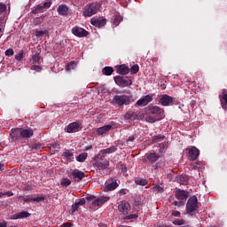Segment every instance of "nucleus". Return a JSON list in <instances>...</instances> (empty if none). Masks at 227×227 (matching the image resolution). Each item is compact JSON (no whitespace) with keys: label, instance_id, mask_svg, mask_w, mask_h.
<instances>
[{"label":"nucleus","instance_id":"nucleus-33","mask_svg":"<svg viewBox=\"0 0 227 227\" xmlns=\"http://www.w3.org/2000/svg\"><path fill=\"white\" fill-rule=\"evenodd\" d=\"M76 67H77V62L71 61L70 63L67 64L66 70L69 72L70 70H75Z\"/></svg>","mask_w":227,"mask_h":227},{"label":"nucleus","instance_id":"nucleus-52","mask_svg":"<svg viewBox=\"0 0 227 227\" xmlns=\"http://www.w3.org/2000/svg\"><path fill=\"white\" fill-rule=\"evenodd\" d=\"M45 200V197L43 196H37L35 198H33V201H36L37 203H40V201H43Z\"/></svg>","mask_w":227,"mask_h":227},{"label":"nucleus","instance_id":"nucleus-16","mask_svg":"<svg viewBox=\"0 0 227 227\" xmlns=\"http://www.w3.org/2000/svg\"><path fill=\"white\" fill-rule=\"evenodd\" d=\"M114 79L119 86H130L132 84V80H126L123 76H115Z\"/></svg>","mask_w":227,"mask_h":227},{"label":"nucleus","instance_id":"nucleus-64","mask_svg":"<svg viewBox=\"0 0 227 227\" xmlns=\"http://www.w3.org/2000/svg\"><path fill=\"white\" fill-rule=\"evenodd\" d=\"M70 226H72V223H63L62 225H60L59 227H70Z\"/></svg>","mask_w":227,"mask_h":227},{"label":"nucleus","instance_id":"nucleus-24","mask_svg":"<svg viewBox=\"0 0 227 227\" xmlns=\"http://www.w3.org/2000/svg\"><path fill=\"white\" fill-rule=\"evenodd\" d=\"M146 159L149 162H157L160 159V155L155 153H150L146 155Z\"/></svg>","mask_w":227,"mask_h":227},{"label":"nucleus","instance_id":"nucleus-30","mask_svg":"<svg viewBox=\"0 0 227 227\" xmlns=\"http://www.w3.org/2000/svg\"><path fill=\"white\" fill-rule=\"evenodd\" d=\"M88 159V153H82L76 157L77 162H84Z\"/></svg>","mask_w":227,"mask_h":227},{"label":"nucleus","instance_id":"nucleus-47","mask_svg":"<svg viewBox=\"0 0 227 227\" xmlns=\"http://www.w3.org/2000/svg\"><path fill=\"white\" fill-rule=\"evenodd\" d=\"M43 22V18H35L34 20V26H38Z\"/></svg>","mask_w":227,"mask_h":227},{"label":"nucleus","instance_id":"nucleus-43","mask_svg":"<svg viewBox=\"0 0 227 227\" xmlns=\"http://www.w3.org/2000/svg\"><path fill=\"white\" fill-rule=\"evenodd\" d=\"M6 4L0 3V15H3V13L6 12Z\"/></svg>","mask_w":227,"mask_h":227},{"label":"nucleus","instance_id":"nucleus-44","mask_svg":"<svg viewBox=\"0 0 227 227\" xmlns=\"http://www.w3.org/2000/svg\"><path fill=\"white\" fill-rule=\"evenodd\" d=\"M146 120L149 121V123H155V121H157L158 119H156V117H154L153 115L152 116L148 114Z\"/></svg>","mask_w":227,"mask_h":227},{"label":"nucleus","instance_id":"nucleus-38","mask_svg":"<svg viewBox=\"0 0 227 227\" xmlns=\"http://www.w3.org/2000/svg\"><path fill=\"white\" fill-rule=\"evenodd\" d=\"M47 30H36L35 31V36L36 38H42L44 35H47Z\"/></svg>","mask_w":227,"mask_h":227},{"label":"nucleus","instance_id":"nucleus-55","mask_svg":"<svg viewBox=\"0 0 227 227\" xmlns=\"http://www.w3.org/2000/svg\"><path fill=\"white\" fill-rule=\"evenodd\" d=\"M31 70H35V72H40V70H42V67L34 65L31 67Z\"/></svg>","mask_w":227,"mask_h":227},{"label":"nucleus","instance_id":"nucleus-22","mask_svg":"<svg viewBox=\"0 0 227 227\" xmlns=\"http://www.w3.org/2000/svg\"><path fill=\"white\" fill-rule=\"evenodd\" d=\"M118 150V147H116V145H112L106 149H102L100 151V153L102 154L101 157H106V155L110 154V153H114V152H116Z\"/></svg>","mask_w":227,"mask_h":227},{"label":"nucleus","instance_id":"nucleus-32","mask_svg":"<svg viewBox=\"0 0 227 227\" xmlns=\"http://www.w3.org/2000/svg\"><path fill=\"white\" fill-rule=\"evenodd\" d=\"M135 184H137V185H147L148 184V181L146 179H143V178H136L135 179Z\"/></svg>","mask_w":227,"mask_h":227},{"label":"nucleus","instance_id":"nucleus-11","mask_svg":"<svg viewBox=\"0 0 227 227\" xmlns=\"http://www.w3.org/2000/svg\"><path fill=\"white\" fill-rule=\"evenodd\" d=\"M175 196L178 200V201H182L185 204V201H187V198H189V192L178 189L176 191Z\"/></svg>","mask_w":227,"mask_h":227},{"label":"nucleus","instance_id":"nucleus-6","mask_svg":"<svg viewBox=\"0 0 227 227\" xmlns=\"http://www.w3.org/2000/svg\"><path fill=\"white\" fill-rule=\"evenodd\" d=\"M174 100L175 98L168 94H163L160 97L159 104H160V106H163V107H168L169 106H173Z\"/></svg>","mask_w":227,"mask_h":227},{"label":"nucleus","instance_id":"nucleus-53","mask_svg":"<svg viewBox=\"0 0 227 227\" xmlns=\"http://www.w3.org/2000/svg\"><path fill=\"white\" fill-rule=\"evenodd\" d=\"M120 169L121 173H127V165L122 164L121 162L120 163Z\"/></svg>","mask_w":227,"mask_h":227},{"label":"nucleus","instance_id":"nucleus-25","mask_svg":"<svg viewBox=\"0 0 227 227\" xmlns=\"http://www.w3.org/2000/svg\"><path fill=\"white\" fill-rule=\"evenodd\" d=\"M111 129H113V126H111L110 124L105 125L98 129V134H99V136H103V134L109 132Z\"/></svg>","mask_w":227,"mask_h":227},{"label":"nucleus","instance_id":"nucleus-48","mask_svg":"<svg viewBox=\"0 0 227 227\" xmlns=\"http://www.w3.org/2000/svg\"><path fill=\"white\" fill-rule=\"evenodd\" d=\"M13 54H15V52L13 51V49H12V48L7 49L5 51V56H7L8 58H10L11 56H13Z\"/></svg>","mask_w":227,"mask_h":227},{"label":"nucleus","instance_id":"nucleus-13","mask_svg":"<svg viewBox=\"0 0 227 227\" xmlns=\"http://www.w3.org/2000/svg\"><path fill=\"white\" fill-rule=\"evenodd\" d=\"M188 151V157L190 160H196L200 157V149L196 146H191L186 149Z\"/></svg>","mask_w":227,"mask_h":227},{"label":"nucleus","instance_id":"nucleus-54","mask_svg":"<svg viewBox=\"0 0 227 227\" xmlns=\"http://www.w3.org/2000/svg\"><path fill=\"white\" fill-rule=\"evenodd\" d=\"M173 205H175L176 207H184V205L185 204L182 202V200H176L173 202Z\"/></svg>","mask_w":227,"mask_h":227},{"label":"nucleus","instance_id":"nucleus-35","mask_svg":"<svg viewBox=\"0 0 227 227\" xmlns=\"http://www.w3.org/2000/svg\"><path fill=\"white\" fill-rule=\"evenodd\" d=\"M166 150H168V143L163 142V143L160 144L159 153H166Z\"/></svg>","mask_w":227,"mask_h":227},{"label":"nucleus","instance_id":"nucleus-58","mask_svg":"<svg viewBox=\"0 0 227 227\" xmlns=\"http://www.w3.org/2000/svg\"><path fill=\"white\" fill-rule=\"evenodd\" d=\"M51 148H54V149H56V148L59 149V144L56 143V142L51 143Z\"/></svg>","mask_w":227,"mask_h":227},{"label":"nucleus","instance_id":"nucleus-62","mask_svg":"<svg viewBox=\"0 0 227 227\" xmlns=\"http://www.w3.org/2000/svg\"><path fill=\"white\" fill-rule=\"evenodd\" d=\"M172 215H174V217H180V212L179 211H173Z\"/></svg>","mask_w":227,"mask_h":227},{"label":"nucleus","instance_id":"nucleus-4","mask_svg":"<svg viewBox=\"0 0 227 227\" xmlns=\"http://www.w3.org/2000/svg\"><path fill=\"white\" fill-rule=\"evenodd\" d=\"M198 208H200L198 206V197L192 196L186 204L187 214H189V215H194V214L198 212Z\"/></svg>","mask_w":227,"mask_h":227},{"label":"nucleus","instance_id":"nucleus-42","mask_svg":"<svg viewBox=\"0 0 227 227\" xmlns=\"http://www.w3.org/2000/svg\"><path fill=\"white\" fill-rule=\"evenodd\" d=\"M173 224H175V226H183V224H185V220L184 219H180V220H174Z\"/></svg>","mask_w":227,"mask_h":227},{"label":"nucleus","instance_id":"nucleus-56","mask_svg":"<svg viewBox=\"0 0 227 227\" xmlns=\"http://www.w3.org/2000/svg\"><path fill=\"white\" fill-rule=\"evenodd\" d=\"M79 207L82 205H86V199H80L79 201L76 202Z\"/></svg>","mask_w":227,"mask_h":227},{"label":"nucleus","instance_id":"nucleus-5","mask_svg":"<svg viewBox=\"0 0 227 227\" xmlns=\"http://www.w3.org/2000/svg\"><path fill=\"white\" fill-rule=\"evenodd\" d=\"M114 102L117 106H129L130 105V97L127 95H115L114 97Z\"/></svg>","mask_w":227,"mask_h":227},{"label":"nucleus","instance_id":"nucleus-27","mask_svg":"<svg viewBox=\"0 0 227 227\" xmlns=\"http://www.w3.org/2000/svg\"><path fill=\"white\" fill-rule=\"evenodd\" d=\"M125 120H130V121H134V120H137V114L135 112H128L124 114Z\"/></svg>","mask_w":227,"mask_h":227},{"label":"nucleus","instance_id":"nucleus-63","mask_svg":"<svg viewBox=\"0 0 227 227\" xmlns=\"http://www.w3.org/2000/svg\"><path fill=\"white\" fill-rule=\"evenodd\" d=\"M40 59H40V58H34V59H32V63H40Z\"/></svg>","mask_w":227,"mask_h":227},{"label":"nucleus","instance_id":"nucleus-12","mask_svg":"<svg viewBox=\"0 0 227 227\" xmlns=\"http://www.w3.org/2000/svg\"><path fill=\"white\" fill-rule=\"evenodd\" d=\"M118 210L123 214V215H128L129 212L131 210L130 204L127 200H122L118 206Z\"/></svg>","mask_w":227,"mask_h":227},{"label":"nucleus","instance_id":"nucleus-29","mask_svg":"<svg viewBox=\"0 0 227 227\" xmlns=\"http://www.w3.org/2000/svg\"><path fill=\"white\" fill-rule=\"evenodd\" d=\"M164 139H166V136L160 134L152 137L153 143H160Z\"/></svg>","mask_w":227,"mask_h":227},{"label":"nucleus","instance_id":"nucleus-26","mask_svg":"<svg viewBox=\"0 0 227 227\" xmlns=\"http://www.w3.org/2000/svg\"><path fill=\"white\" fill-rule=\"evenodd\" d=\"M123 20V18L120 14H115L112 17L111 22L114 24V26H120V22Z\"/></svg>","mask_w":227,"mask_h":227},{"label":"nucleus","instance_id":"nucleus-41","mask_svg":"<svg viewBox=\"0 0 227 227\" xmlns=\"http://www.w3.org/2000/svg\"><path fill=\"white\" fill-rule=\"evenodd\" d=\"M70 184H72V181L68 178H63L61 181V185H63L64 187H68Z\"/></svg>","mask_w":227,"mask_h":227},{"label":"nucleus","instance_id":"nucleus-19","mask_svg":"<svg viewBox=\"0 0 227 227\" xmlns=\"http://www.w3.org/2000/svg\"><path fill=\"white\" fill-rule=\"evenodd\" d=\"M27 217H31V213L27 211H22L18 214L12 215L11 219H26Z\"/></svg>","mask_w":227,"mask_h":227},{"label":"nucleus","instance_id":"nucleus-39","mask_svg":"<svg viewBox=\"0 0 227 227\" xmlns=\"http://www.w3.org/2000/svg\"><path fill=\"white\" fill-rule=\"evenodd\" d=\"M137 72H139V65L135 64L130 68V74H137Z\"/></svg>","mask_w":227,"mask_h":227},{"label":"nucleus","instance_id":"nucleus-18","mask_svg":"<svg viewBox=\"0 0 227 227\" xmlns=\"http://www.w3.org/2000/svg\"><path fill=\"white\" fill-rule=\"evenodd\" d=\"M110 198L109 196H101L92 202L93 207H101V205H104V203H106V201H109Z\"/></svg>","mask_w":227,"mask_h":227},{"label":"nucleus","instance_id":"nucleus-20","mask_svg":"<svg viewBox=\"0 0 227 227\" xmlns=\"http://www.w3.org/2000/svg\"><path fill=\"white\" fill-rule=\"evenodd\" d=\"M20 132H21L20 128L12 129L10 136H11L12 141H19V139L22 138Z\"/></svg>","mask_w":227,"mask_h":227},{"label":"nucleus","instance_id":"nucleus-3","mask_svg":"<svg viewBox=\"0 0 227 227\" xmlns=\"http://www.w3.org/2000/svg\"><path fill=\"white\" fill-rule=\"evenodd\" d=\"M147 114L154 116L158 121L163 120L166 116L164 115V108L153 105L147 107Z\"/></svg>","mask_w":227,"mask_h":227},{"label":"nucleus","instance_id":"nucleus-21","mask_svg":"<svg viewBox=\"0 0 227 227\" xmlns=\"http://www.w3.org/2000/svg\"><path fill=\"white\" fill-rule=\"evenodd\" d=\"M117 68V74H120L121 75H127L130 72V68L127 67L126 65H120L116 66Z\"/></svg>","mask_w":227,"mask_h":227},{"label":"nucleus","instance_id":"nucleus-34","mask_svg":"<svg viewBox=\"0 0 227 227\" xmlns=\"http://www.w3.org/2000/svg\"><path fill=\"white\" fill-rule=\"evenodd\" d=\"M139 215L137 214L126 215L122 219L123 221H133V219H137Z\"/></svg>","mask_w":227,"mask_h":227},{"label":"nucleus","instance_id":"nucleus-59","mask_svg":"<svg viewBox=\"0 0 227 227\" xmlns=\"http://www.w3.org/2000/svg\"><path fill=\"white\" fill-rule=\"evenodd\" d=\"M95 198H97V197H95V196H93V195H90V196H87V197L85 198V200H86L87 201H93V200H95Z\"/></svg>","mask_w":227,"mask_h":227},{"label":"nucleus","instance_id":"nucleus-17","mask_svg":"<svg viewBox=\"0 0 227 227\" xmlns=\"http://www.w3.org/2000/svg\"><path fill=\"white\" fill-rule=\"evenodd\" d=\"M57 12L59 15H61L62 17H68L70 13V9H68V6H67V4H60L59 5Z\"/></svg>","mask_w":227,"mask_h":227},{"label":"nucleus","instance_id":"nucleus-45","mask_svg":"<svg viewBox=\"0 0 227 227\" xmlns=\"http://www.w3.org/2000/svg\"><path fill=\"white\" fill-rule=\"evenodd\" d=\"M78 209H79V204L77 202H75L74 204H73L71 206V212H72V214L77 212Z\"/></svg>","mask_w":227,"mask_h":227},{"label":"nucleus","instance_id":"nucleus-2","mask_svg":"<svg viewBox=\"0 0 227 227\" xmlns=\"http://www.w3.org/2000/svg\"><path fill=\"white\" fill-rule=\"evenodd\" d=\"M101 4L98 2L88 4L82 12L83 17H93L100 10Z\"/></svg>","mask_w":227,"mask_h":227},{"label":"nucleus","instance_id":"nucleus-8","mask_svg":"<svg viewBox=\"0 0 227 227\" xmlns=\"http://www.w3.org/2000/svg\"><path fill=\"white\" fill-rule=\"evenodd\" d=\"M69 178H73L74 182H81L84 176H86V174L84 172L79 170V169H74L72 172L68 175Z\"/></svg>","mask_w":227,"mask_h":227},{"label":"nucleus","instance_id":"nucleus-9","mask_svg":"<svg viewBox=\"0 0 227 227\" xmlns=\"http://www.w3.org/2000/svg\"><path fill=\"white\" fill-rule=\"evenodd\" d=\"M90 24L95 27H104L107 24V20L103 17H94L91 18Z\"/></svg>","mask_w":227,"mask_h":227},{"label":"nucleus","instance_id":"nucleus-10","mask_svg":"<svg viewBox=\"0 0 227 227\" xmlns=\"http://www.w3.org/2000/svg\"><path fill=\"white\" fill-rule=\"evenodd\" d=\"M153 97H155V94H148L143 97L142 98L137 101V106H139L140 107H145V106H148L150 102L153 100Z\"/></svg>","mask_w":227,"mask_h":227},{"label":"nucleus","instance_id":"nucleus-1","mask_svg":"<svg viewBox=\"0 0 227 227\" xmlns=\"http://www.w3.org/2000/svg\"><path fill=\"white\" fill-rule=\"evenodd\" d=\"M94 168L100 173V175L106 176L107 175V169H109V161L108 160H104V156H100L99 160H96L94 163Z\"/></svg>","mask_w":227,"mask_h":227},{"label":"nucleus","instance_id":"nucleus-57","mask_svg":"<svg viewBox=\"0 0 227 227\" xmlns=\"http://www.w3.org/2000/svg\"><path fill=\"white\" fill-rule=\"evenodd\" d=\"M14 58H24V51H20L19 53L14 56Z\"/></svg>","mask_w":227,"mask_h":227},{"label":"nucleus","instance_id":"nucleus-7","mask_svg":"<svg viewBox=\"0 0 227 227\" xmlns=\"http://www.w3.org/2000/svg\"><path fill=\"white\" fill-rule=\"evenodd\" d=\"M71 33H73L74 36H78V38H84L90 35V32L79 26L74 27Z\"/></svg>","mask_w":227,"mask_h":227},{"label":"nucleus","instance_id":"nucleus-61","mask_svg":"<svg viewBox=\"0 0 227 227\" xmlns=\"http://www.w3.org/2000/svg\"><path fill=\"white\" fill-rule=\"evenodd\" d=\"M0 227H8V222L6 221L0 222Z\"/></svg>","mask_w":227,"mask_h":227},{"label":"nucleus","instance_id":"nucleus-37","mask_svg":"<svg viewBox=\"0 0 227 227\" xmlns=\"http://www.w3.org/2000/svg\"><path fill=\"white\" fill-rule=\"evenodd\" d=\"M40 12H43V5L38 4L32 10V13L34 14L40 13Z\"/></svg>","mask_w":227,"mask_h":227},{"label":"nucleus","instance_id":"nucleus-28","mask_svg":"<svg viewBox=\"0 0 227 227\" xmlns=\"http://www.w3.org/2000/svg\"><path fill=\"white\" fill-rule=\"evenodd\" d=\"M177 182L181 184V185H187V184H189V177H187V176H179Z\"/></svg>","mask_w":227,"mask_h":227},{"label":"nucleus","instance_id":"nucleus-40","mask_svg":"<svg viewBox=\"0 0 227 227\" xmlns=\"http://www.w3.org/2000/svg\"><path fill=\"white\" fill-rule=\"evenodd\" d=\"M153 191H154V192H164V188L159 184H156L153 187Z\"/></svg>","mask_w":227,"mask_h":227},{"label":"nucleus","instance_id":"nucleus-60","mask_svg":"<svg viewBox=\"0 0 227 227\" xmlns=\"http://www.w3.org/2000/svg\"><path fill=\"white\" fill-rule=\"evenodd\" d=\"M4 196H7L8 198L13 196V192L8 191L6 192H4Z\"/></svg>","mask_w":227,"mask_h":227},{"label":"nucleus","instance_id":"nucleus-36","mask_svg":"<svg viewBox=\"0 0 227 227\" xmlns=\"http://www.w3.org/2000/svg\"><path fill=\"white\" fill-rule=\"evenodd\" d=\"M63 157H65L67 160H72V158L74 157V152L66 151L63 153Z\"/></svg>","mask_w":227,"mask_h":227},{"label":"nucleus","instance_id":"nucleus-14","mask_svg":"<svg viewBox=\"0 0 227 227\" xmlns=\"http://www.w3.org/2000/svg\"><path fill=\"white\" fill-rule=\"evenodd\" d=\"M20 129V135H21V139H29L33 137V135L35 134V131H33V129L27 128V129Z\"/></svg>","mask_w":227,"mask_h":227},{"label":"nucleus","instance_id":"nucleus-46","mask_svg":"<svg viewBox=\"0 0 227 227\" xmlns=\"http://www.w3.org/2000/svg\"><path fill=\"white\" fill-rule=\"evenodd\" d=\"M20 200H23L25 203H29L33 201V198H30L29 195L20 197Z\"/></svg>","mask_w":227,"mask_h":227},{"label":"nucleus","instance_id":"nucleus-51","mask_svg":"<svg viewBox=\"0 0 227 227\" xmlns=\"http://www.w3.org/2000/svg\"><path fill=\"white\" fill-rule=\"evenodd\" d=\"M30 148L32 150H40L42 148V144H33Z\"/></svg>","mask_w":227,"mask_h":227},{"label":"nucleus","instance_id":"nucleus-15","mask_svg":"<svg viewBox=\"0 0 227 227\" xmlns=\"http://www.w3.org/2000/svg\"><path fill=\"white\" fill-rule=\"evenodd\" d=\"M79 129H81V125L79 124V122H71L67 125V127H66L65 130L68 133V134H72L74 132H77V130H79Z\"/></svg>","mask_w":227,"mask_h":227},{"label":"nucleus","instance_id":"nucleus-31","mask_svg":"<svg viewBox=\"0 0 227 227\" xmlns=\"http://www.w3.org/2000/svg\"><path fill=\"white\" fill-rule=\"evenodd\" d=\"M104 75H112L114 69L112 67H105L102 70Z\"/></svg>","mask_w":227,"mask_h":227},{"label":"nucleus","instance_id":"nucleus-23","mask_svg":"<svg viewBox=\"0 0 227 227\" xmlns=\"http://www.w3.org/2000/svg\"><path fill=\"white\" fill-rule=\"evenodd\" d=\"M119 184L116 183V181H113L110 184H107L105 187H104V192H109V191H114L115 189H118L119 187Z\"/></svg>","mask_w":227,"mask_h":227},{"label":"nucleus","instance_id":"nucleus-49","mask_svg":"<svg viewBox=\"0 0 227 227\" xmlns=\"http://www.w3.org/2000/svg\"><path fill=\"white\" fill-rule=\"evenodd\" d=\"M51 4H52V2L51 0H47L46 2H44L43 4V9H45V8L49 9L51 6Z\"/></svg>","mask_w":227,"mask_h":227},{"label":"nucleus","instance_id":"nucleus-50","mask_svg":"<svg viewBox=\"0 0 227 227\" xmlns=\"http://www.w3.org/2000/svg\"><path fill=\"white\" fill-rule=\"evenodd\" d=\"M127 192H129V191L127 190V188H122L121 189L117 194L120 196H125V194H127Z\"/></svg>","mask_w":227,"mask_h":227}]
</instances>
